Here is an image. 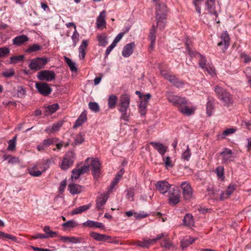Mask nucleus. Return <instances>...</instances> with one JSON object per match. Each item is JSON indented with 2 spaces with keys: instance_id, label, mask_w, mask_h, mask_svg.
Instances as JSON below:
<instances>
[{
  "instance_id": "6e6552de",
  "label": "nucleus",
  "mask_w": 251,
  "mask_h": 251,
  "mask_svg": "<svg viewBox=\"0 0 251 251\" xmlns=\"http://www.w3.org/2000/svg\"><path fill=\"white\" fill-rule=\"evenodd\" d=\"M220 38V41L218 43L217 46L221 48L222 52L224 53L229 46L230 38L227 31L223 32Z\"/></svg>"
},
{
  "instance_id": "a878e982",
  "label": "nucleus",
  "mask_w": 251,
  "mask_h": 251,
  "mask_svg": "<svg viewBox=\"0 0 251 251\" xmlns=\"http://www.w3.org/2000/svg\"><path fill=\"white\" fill-rule=\"evenodd\" d=\"M134 245L142 248H149L152 245L150 239H144L143 241L137 240L134 243Z\"/></svg>"
},
{
  "instance_id": "c9c22d12",
  "label": "nucleus",
  "mask_w": 251,
  "mask_h": 251,
  "mask_svg": "<svg viewBox=\"0 0 251 251\" xmlns=\"http://www.w3.org/2000/svg\"><path fill=\"white\" fill-rule=\"evenodd\" d=\"M97 38L100 46L105 47L108 44L107 39L105 34L99 35Z\"/></svg>"
},
{
  "instance_id": "49530a36",
  "label": "nucleus",
  "mask_w": 251,
  "mask_h": 251,
  "mask_svg": "<svg viewBox=\"0 0 251 251\" xmlns=\"http://www.w3.org/2000/svg\"><path fill=\"white\" fill-rule=\"evenodd\" d=\"M46 108L47 112H48L50 114H52L58 110L59 108V105L57 103H55L48 106Z\"/></svg>"
},
{
  "instance_id": "aec40b11",
  "label": "nucleus",
  "mask_w": 251,
  "mask_h": 251,
  "mask_svg": "<svg viewBox=\"0 0 251 251\" xmlns=\"http://www.w3.org/2000/svg\"><path fill=\"white\" fill-rule=\"evenodd\" d=\"M90 234L92 238L98 241L104 242L107 241L110 238V236L105 234H101L94 231L91 232Z\"/></svg>"
},
{
  "instance_id": "a18cd8bd",
  "label": "nucleus",
  "mask_w": 251,
  "mask_h": 251,
  "mask_svg": "<svg viewBox=\"0 0 251 251\" xmlns=\"http://www.w3.org/2000/svg\"><path fill=\"white\" fill-rule=\"evenodd\" d=\"M199 60V65L202 68V69H204L207 65H208L206 63L207 60L204 56L202 55L201 54L200 56L198 57Z\"/></svg>"
},
{
  "instance_id": "3c124183",
  "label": "nucleus",
  "mask_w": 251,
  "mask_h": 251,
  "mask_svg": "<svg viewBox=\"0 0 251 251\" xmlns=\"http://www.w3.org/2000/svg\"><path fill=\"white\" fill-rule=\"evenodd\" d=\"M72 39L73 42V46L75 47L76 46L77 43L79 40V34L76 29L74 31L73 34L72 36Z\"/></svg>"
},
{
  "instance_id": "8fccbe9b",
  "label": "nucleus",
  "mask_w": 251,
  "mask_h": 251,
  "mask_svg": "<svg viewBox=\"0 0 251 251\" xmlns=\"http://www.w3.org/2000/svg\"><path fill=\"white\" fill-rule=\"evenodd\" d=\"M146 101H140L139 107L140 112L141 115H144L146 114V107L147 106Z\"/></svg>"
},
{
  "instance_id": "2eb2a0df",
  "label": "nucleus",
  "mask_w": 251,
  "mask_h": 251,
  "mask_svg": "<svg viewBox=\"0 0 251 251\" xmlns=\"http://www.w3.org/2000/svg\"><path fill=\"white\" fill-rule=\"evenodd\" d=\"M57 140V139L56 138H48L45 139L37 147V149L39 151H44L47 147L53 144L54 143H56Z\"/></svg>"
},
{
  "instance_id": "338daca9",
  "label": "nucleus",
  "mask_w": 251,
  "mask_h": 251,
  "mask_svg": "<svg viewBox=\"0 0 251 251\" xmlns=\"http://www.w3.org/2000/svg\"><path fill=\"white\" fill-rule=\"evenodd\" d=\"M30 174L34 176H39L41 175L42 172L39 170L31 169L29 172Z\"/></svg>"
},
{
  "instance_id": "bb28decb",
  "label": "nucleus",
  "mask_w": 251,
  "mask_h": 251,
  "mask_svg": "<svg viewBox=\"0 0 251 251\" xmlns=\"http://www.w3.org/2000/svg\"><path fill=\"white\" fill-rule=\"evenodd\" d=\"M105 12L104 11H102L100 13V15L97 18V26L99 28H102L105 26Z\"/></svg>"
},
{
  "instance_id": "dca6fc26",
  "label": "nucleus",
  "mask_w": 251,
  "mask_h": 251,
  "mask_svg": "<svg viewBox=\"0 0 251 251\" xmlns=\"http://www.w3.org/2000/svg\"><path fill=\"white\" fill-rule=\"evenodd\" d=\"M220 154L223 156L222 162L227 163L231 160L233 152L231 150L226 148L223 149V151L220 153Z\"/></svg>"
},
{
  "instance_id": "cd10ccee",
  "label": "nucleus",
  "mask_w": 251,
  "mask_h": 251,
  "mask_svg": "<svg viewBox=\"0 0 251 251\" xmlns=\"http://www.w3.org/2000/svg\"><path fill=\"white\" fill-rule=\"evenodd\" d=\"M184 225L187 226H193L194 224V221L193 215L190 213H187L183 218Z\"/></svg>"
},
{
  "instance_id": "412c9836",
  "label": "nucleus",
  "mask_w": 251,
  "mask_h": 251,
  "mask_svg": "<svg viewBox=\"0 0 251 251\" xmlns=\"http://www.w3.org/2000/svg\"><path fill=\"white\" fill-rule=\"evenodd\" d=\"M28 38L25 35H21L15 37L13 39V43L17 46H20L28 41Z\"/></svg>"
},
{
  "instance_id": "09e8293b",
  "label": "nucleus",
  "mask_w": 251,
  "mask_h": 251,
  "mask_svg": "<svg viewBox=\"0 0 251 251\" xmlns=\"http://www.w3.org/2000/svg\"><path fill=\"white\" fill-rule=\"evenodd\" d=\"M161 246H163L167 249H170L172 246V243L169 240L168 235L163 240L162 243L161 244Z\"/></svg>"
},
{
  "instance_id": "f03ea898",
  "label": "nucleus",
  "mask_w": 251,
  "mask_h": 251,
  "mask_svg": "<svg viewBox=\"0 0 251 251\" xmlns=\"http://www.w3.org/2000/svg\"><path fill=\"white\" fill-rule=\"evenodd\" d=\"M86 164L80 168L78 169L81 174L87 173L89 170V167H92V174L94 177L98 179L100 174V164L97 159L88 158L85 161Z\"/></svg>"
},
{
  "instance_id": "e433bc0d",
  "label": "nucleus",
  "mask_w": 251,
  "mask_h": 251,
  "mask_svg": "<svg viewBox=\"0 0 251 251\" xmlns=\"http://www.w3.org/2000/svg\"><path fill=\"white\" fill-rule=\"evenodd\" d=\"M162 160L165 164V166L166 168H172L174 166L172 158L170 156L165 157L164 155L162 156Z\"/></svg>"
},
{
  "instance_id": "774afa93",
  "label": "nucleus",
  "mask_w": 251,
  "mask_h": 251,
  "mask_svg": "<svg viewBox=\"0 0 251 251\" xmlns=\"http://www.w3.org/2000/svg\"><path fill=\"white\" fill-rule=\"evenodd\" d=\"M148 216V214L145 213L144 212L141 213H134V216L137 218H144Z\"/></svg>"
},
{
  "instance_id": "f3484780",
  "label": "nucleus",
  "mask_w": 251,
  "mask_h": 251,
  "mask_svg": "<svg viewBox=\"0 0 251 251\" xmlns=\"http://www.w3.org/2000/svg\"><path fill=\"white\" fill-rule=\"evenodd\" d=\"M134 47L135 44L133 42L126 44L123 48L122 55L125 57H129L132 54Z\"/></svg>"
},
{
  "instance_id": "0eeeda50",
  "label": "nucleus",
  "mask_w": 251,
  "mask_h": 251,
  "mask_svg": "<svg viewBox=\"0 0 251 251\" xmlns=\"http://www.w3.org/2000/svg\"><path fill=\"white\" fill-rule=\"evenodd\" d=\"M47 62L46 58L37 57L31 61L29 67L32 70H39L44 68Z\"/></svg>"
},
{
  "instance_id": "bf43d9fd",
  "label": "nucleus",
  "mask_w": 251,
  "mask_h": 251,
  "mask_svg": "<svg viewBox=\"0 0 251 251\" xmlns=\"http://www.w3.org/2000/svg\"><path fill=\"white\" fill-rule=\"evenodd\" d=\"M155 26L154 25L152 26V29L150 32V35L149 38L150 39L151 42H152V44H155L156 36L155 35Z\"/></svg>"
},
{
  "instance_id": "c85d7f7f",
  "label": "nucleus",
  "mask_w": 251,
  "mask_h": 251,
  "mask_svg": "<svg viewBox=\"0 0 251 251\" xmlns=\"http://www.w3.org/2000/svg\"><path fill=\"white\" fill-rule=\"evenodd\" d=\"M118 101V97L114 95L109 96L108 99V106L110 109L115 108Z\"/></svg>"
},
{
  "instance_id": "72a5a7b5",
  "label": "nucleus",
  "mask_w": 251,
  "mask_h": 251,
  "mask_svg": "<svg viewBox=\"0 0 251 251\" xmlns=\"http://www.w3.org/2000/svg\"><path fill=\"white\" fill-rule=\"evenodd\" d=\"M64 60L66 64L68 65L69 67L70 70L72 72H76L77 71V68L75 66V64L73 62L71 59L69 58L64 56Z\"/></svg>"
},
{
  "instance_id": "473e14b6",
  "label": "nucleus",
  "mask_w": 251,
  "mask_h": 251,
  "mask_svg": "<svg viewBox=\"0 0 251 251\" xmlns=\"http://www.w3.org/2000/svg\"><path fill=\"white\" fill-rule=\"evenodd\" d=\"M43 231L46 233L45 234L47 238H53L57 235V233L50 229L49 226H46L43 228Z\"/></svg>"
},
{
  "instance_id": "c756f323",
  "label": "nucleus",
  "mask_w": 251,
  "mask_h": 251,
  "mask_svg": "<svg viewBox=\"0 0 251 251\" xmlns=\"http://www.w3.org/2000/svg\"><path fill=\"white\" fill-rule=\"evenodd\" d=\"M91 206V204H88L86 205H83L80 206H79L75 209L73 210L72 213L73 214H78L83 212L90 208Z\"/></svg>"
},
{
  "instance_id": "69168bd1",
  "label": "nucleus",
  "mask_w": 251,
  "mask_h": 251,
  "mask_svg": "<svg viewBox=\"0 0 251 251\" xmlns=\"http://www.w3.org/2000/svg\"><path fill=\"white\" fill-rule=\"evenodd\" d=\"M230 197V195L227 193V191L226 190L225 191H223L220 194V199L222 201H224L228 199Z\"/></svg>"
},
{
  "instance_id": "9d476101",
  "label": "nucleus",
  "mask_w": 251,
  "mask_h": 251,
  "mask_svg": "<svg viewBox=\"0 0 251 251\" xmlns=\"http://www.w3.org/2000/svg\"><path fill=\"white\" fill-rule=\"evenodd\" d=\"M56 75L53 71L42 70L38 73L37 78L41 81H50L55 78Z\"/></svg>"
},
{
  "instance_id": "ea45409f",
  "label": "nucleus",
  "mask_w": 251,
  "mask_h": 251,
  "mask_svg": "<svg viewBox=\"0 0 251 251\" xmlns=\"http://www.w3.org/2000/svg\"><path fill=\"white\" fill-rule=\"evenodd\" d=\"M25 58L23 55L13 56L10 58V64H16L19 62L23 61Z\"/></svg>"
},
{
  "instance_id": "79ce46f5",
  "label": "nucleus",
  "mask_w": 251,
  "mask_h": 251,
  "mask_svg": "<svg viewBox=\"0 0 251 251\" xmlns=\"http://www.w3.org/2000/svg\"><path fill=\"white\" fill-rule=\"evenodd\" d=\"M191 155V150L189 146H187L186 150L183 152L181 155V158L184 160L189 161Z\"/></svg>"
},
{
  "instance_id": "680f3d73",
  "label": "nucleus",
  "mask_w": 251,
  "mask_h": 251,
  "mask_svg": "<svg viewBox=\"0 0 251 251\" xmlns=\"http://www.w3.org/2000/svg\"><path fill=\"white\" fill-rule=\"evenodd\" d=\"M224 167L218 166L215 170V173L219 177H221L224 176Z\"/></svg>"
},
{
  "instance_id": "a211bd4d",
  "label": "nucleus",
  "mask_w": 251,
  "mask_h": 251,
  "mask_svg": "<svg viewBox=\"0 0 251 251\" xmlns=\"http://www.w3.org/2000/svg\"><path fill=\"white\" fill-rule=\"evenodd\" d=\"M83 226L92 228H98L101 229H105V226L101 223L95 222L91 220H88L83 223Z\"/></svg>"
},
{
  "instance_id": "37998d69",
  "label": "nucleus",
  "mask_w": 251,
  "mask_h": 251,
  "mask_svg": "<svg viewBox=\"0 0 251 251\" xmlns=\"http://www.w3.org/2000/svg\"><path fill=\"white\" fill-rule=\"evenodd\" d=\"M196 238L189 237L181 242V246L184 248L190 245H192L195 241Z\"/></svg>"
},
{
  "instance_id": "a19ab883",
  "label": "nucleus",
  "mask_w": 251,
  "mask_h": 251,
  "mask_svg": "<svg viewBox=\"0 0 251 251\" xmlns=\"http://www.w3.org/2000/svg\"><path fill=\"white\" fill-rule=\"evenodd\" d=\"M17 140V136H15L12 139L8 141V147L7 150L13 151L15 149Z\"/></svg>"
},
{
  "instance_id": "4c0bfd02",
  "label": "nucleus",
  "mask_w": 251,
  "mask_h": 251,
  "mask_svg": "<svg viewBox=\"0 0 251 251\" xmlns=\"http://www.w3.org/2000/svg\"><path fill=\"white\" fill-rule=\"evenodd\" d=\"M186 50L187 52H188L189 55L191 57H194L197 58H198V57L200 56L201 54L199 52H197L195 50H194L191 49L190 46L188 45L187 43H186Z\"/></svg>"
},
{
  "instance_id": "603ef678",
  "label": "nucleus",
  "mask_w": 251,
  "mask_h": 251,
  "mask_svg": "<svg viewBox=\"0 0 251 251\" xmlns=\"http://www.w3.org/2000/svg\"><path fill=\"white\" fill-rule=\"evenodd\" d=\"M205 72H207L211 76H214L216 75L215 70L213 66L208 65L206 66L204 69H202Z\"/></svg>"
},
{
  "instance_id": "4be33fe9",
  "label": "nucleus",
  "mask_w": 251,
  "mask_h": 251,
  "mask_svg": "<svg viewBox=\"0 0 251 251\" xmlns=\"http://www.w3.org/2000/svg\"><path fill=\"white\" fill-rule=\"evenodd\" d=\"M108 197L107 195H102L97 199V208L98 210L102 208L103 206L105 204Z\"/></svg>"
},
{
  "instance_id": "0e129e2a",
  "label": "nucleus",
  "mask_w": 251,
  "mask_h": 251,
  "mask_svg": "<svg viewBox=\"0 0 251 251\" xmlns=\"http://www.w3.org/2000/svg\"><path fill=\"white\" fill-rule=\"evenodd\" d=\"M80 175H81V172L79 171L78 169L73 170L72 171V177L73 178L76 179L79 177Z\"/></svg>"
},
{
  "instance_id": "7c9ffc66",
  "label": "nucleus",
  "mask_w": 251,
  "mask_h": 251,
  "mask_svg": "<svg viewBox=\"0 0 251 251\" xmlns=\"http://www.w3.org/2000/svg\"><path fill=\"white\" fill-rule=\"evenodd\" d=\"M214 107L215 101L212 100H209L206 104V114L209 116L212 115Z\"/></svg>"
},
{
  "instance_id": "f257e3e1",
  "label": "nucleus",
  "mask_w": 251,
  "mask_h": 251,
  "mask_svg": "<svg viewBox=\"0 0 251 251\" xmlns=\"http://www.w3.org/2000/svg\"><path fill=\"white\" fill-rule=\"evenodd\" d=\"M168 100L173 105L176 107L178 110L186 116L193 115L196 110L194 107H190L189 102L185 97H180L175 95L172 92H167L165 94Z\"/></svg>"
},
{
  "instance_id": "de8ad7c7",
  "label": "nucleus",
  "mask_w": 251,
  "mask_h": 251,
  "mask_svg": "<svg viewBox=\"0 0 251 251\" xmlns=\"http://www.w3.org/2000/svg\"><path fill=\"white\" fill-rule=\"evenodd\" d=\"M162 75H164V78L166 79L167 80H169L171 83H172L173 84H174V83L177 80V78L173 75H171L169 74L164 73L163 74V72H162Z\"/></svg>"
},
{
  "instance_id": "e2e57ef3",
  "label": "nucleus",
  "mask_w": 251,
  "mask_h": 251,
  "mask_svg": "<svg viewBox=\"0 0 251 251\" xmlns=\"http://www.w3.org/2000/svg\"><path fill=\"white\" fill-rule=\"evenodd\" d=\"M116 46V45L114 44V43L112 42V43L107 48L105 53V58L108 56V55L110 53L111 51Z\"/></svg>"
},
{
  "instance_id": "b1692460",
  "label": "nucleus",
  "mask_w": 251,
  "mask_h": 251,
  "mask_svg": "<svg viewBox=\"0 0 251 251\" xmlns=\"http://www.w3.org/2000/svg\"><path fill=\"white\" fill-rule=\"evenodd\" d=\"M69 188L70 193L73 195L78 194L83 190V188L81 186L74 183L69 184Z\"/></svg>"
},
{
  "instance_id": "58836bf2",
  "label": "nucleus",
  "mask_w": 251,
  "mask_h": 251,
  "mask_svg": "<svg viewBox=\"0 0 251 251\" xmlns=\"http://www.w3.org/2000/svg\"><path fill=\"white\" fill-rule=\"evenodd\" d=\"M77 225L75 221L72 220L63 223L62 226L65 228H71L76 227Z\"/></svg>"
},
{
  "instance_id": "864d4df0",
  "label": "nucleus",
  "mask_w": 251,
  "mask_h": 251,
  "mask_svg": "<svg viewBox=\"0 0 251 251\" xmlns=\"http://www.w3.org/2000/svg\"><path fill=\"white\" fill-rule=\"evenodd\" d=\"M205 5L209 13H212L213 6L215 5V0H207Z\"/></svg>"
},
{
  "instance_id": "13d9d810",
  "label": "nucleus",
  "mask_w": 251,
  "mask_h": 251,
  "mask_svg": "<svg viewBox=\"0 0 251 251\" xmlns=\"http://www.w3.org/2000/svg\"><path fill=\"white\" fill-rule=\"evenodd\" d=\"M168 234L166 233H161L160 234H158L157 237L155 238L154 239H150L151 242V243L152 245L154 244L157 240L163 239V240L164 239L165 237Z\"/></svg>"
},
{
  "instance_id": "4468645a",
  "label": "nucleus",
  "mask_w": 251,
  "mask_h": 251,
  "mask_svg": "<svg viewBox=\"0 0 251 251\" xmlns=\"http://www.w3.org/2000/svg\"><path fill=\"white\" fill-rule=\"evenodd\" d=\"M64 124L63 121H59L56 123H54L51 126H47L44 131L48 134H51L58 131L60 130V127L63 126Z\"/></svg>"
},
{
  "instance_id": "6e6d98bb",
  "label": "nucleus",
  "mask_w": 251,
  "mask_h": 251,
  "mask_svg": "<svg viewBox=\"0 0 251 251\" xmlns=\"http://www.w3.org/2000/svg\"><path fill=\"white\" fill-rule=\"evenodd\" d=\"M10 53V50L7 47L0 48V57H3Z\"/></svg>"
},
{
  "instance_id": "5fc2aeb1",
  "label": "nucleus",
  "mask_w": 251,
  "mask_h": 251,
  "mask_svg": "<svg viewBox=\"0 0 251 251\" xmlns=\"http://www.w3.org/2000/svg\"><path fill=\"white\" fill-rule=\"evenodd\" d=\"M89 107L93 111L97 112L100 111V106L99 104L95 102H90L89 103Z\"/></svg>"
},
{
  "instance_id": "6ab92c4d",
  "label": "nucleus",
  "mask_w": 251,
  "mask_h": 251,
  "mask_svg": "<svg viewBox=\"0 0 251 251\" xmlns=\"http://www.w3.org/2000/svg\"><path fill=\"white\" fill-rule=\"evenodd\" d=\"M150 144L152 145L156 151H157L161 154V156H163V155H164L167 150V147L166 146L161 143L155 142H151Z\"/></svg>"
},
{
  "instance_id": "39448f33",
  "label": "nucleus",
  "mask_w": 251,
  "mask_h": 251,
  "mask_svg": "<svg viewBox=\"0 0 251 251\" xmlns=\"http://www.w3.org/2000/svg\"><path fill=\"white\" fill-rule=\"evenodd\" d=\"M168 203L171 206H175L178 204L180 200V193L177 187H173L169 191Z\"/></svg>"
},
{
  "instance_id": "1a4fd4ad",
  "label": "nucleus",
  "mask_w": 251,
  "mask_h": 251,
  "mask_svg": "<svg viewBox=\"0 0 251 251\" xmlns=\"http://www.w3.org/2000/svg\"><path fill=\"white\" fill-rule=\"evenodd\" d=\"M180 188L182 191V195L185 200H190L193 196V190L190 182L184 181L180 184Z\"/></svg>"
},
{
  "instance_id": "20e7f679",
  "label": "nucleus",
  "mask_w": 251,
  "mask_h": 251,
  "mask_svg": "<svg viewBox=\"0 0 251 251\" xmlns=\"http://www.w3.org/2000/svg\"><path fill=\"white\" fill-rule=\"evenodd\" d=\"M214 91L218 98L226 106H229L233 101L231 95L226 90L219 86H216L214 88Z\"/></svg>"
},
{
  "instance_id": "2f4dec72",
  "label": "nucleus",
  "mask_w": 251,
  "mask_h": 251,
  "mask_svg": "<svg viewBox=\"0 0 251 251\" xmlns=\"http://www.w3.org/2000/svg\"><path fill=\"white\" fill-rule=\"evenodd\" d=\"M60 240L64 243H77L80 242L78 238L75 237L61 236Z\"/></svg>"
},
{
  "instance_id": "4d7b16f0",
  "label": "nucleus",
  "mask_w": 251,
  "mask_h": 251,
  "mask_svg": "<svg viewBox=\"0 0 251 251\" xmlns=\"http://www.w3.org/2000/svg\"><path fill=\"white\" fill-rule=\"evenodd\" d=\"M237 188V185L230 183L228 186L227 188V189L226 191H227V193L231 196L233 193L234 192V191Z\"/></svg>"
},
{
  "instance_id": "7ed1b4c3",
  "label": "nucleus",
  "mask_w": 251,
  "mask_h": 251,
  "mask_svg": "<svg viewBox=\"0 0 251 251\" xmlns=\"http://www.w3.org/2000/svg\"><path fill=\"white\" fill-rule=\"evenodd\" d=\"M167 17V7L164 3H158L156 7V20L157 26L160 29H163L165 25Z\"/></svg>"
},
{
  "instance_id": "c03bdc74",
  "label": "nucleus",
  "mask_w": 251,
  "mask_h": 251,
  "mask_svg": "<svg viewBox=\"0 0 251 251\" xmlns=\"http://www.w3.org/2000/svg\"><path fill=\"white\" fill-rule=\"evenodd\" d=\"M15 74V70L13 68H11L9 70H6L2 73V75L3 77L6 78H9L14 76Z\"/></svg>"
},
{
  "instance_id": "393cba45",
  "label": "nucleus",
  "mask_w": 251,
  "mask_h": 251,
  "mask_svg": "<svg viewBox=\"0 0 251 251\" xmlns=\"http://www.w3.org/2000/svg\"><path fill=\"white\" fill-rule=\"evenodd\" d=\"M88 42L87 40H83L81 45L79 47V57L80 59H83L85 56V49L88 46Z\"/></svg>"
},
{
  "instance_id": "9b49d317",
  "label": "nucleus",
  "mask_w": 251,
  "mask_h": 251,
  "mask_svg": "<svg viewBox=\"0 0 251 251\" xmlns=\"http://www.w3.org/2000/svg\"><path fill=\"white\" fill-rule=\"evenodd\" d=\"M130 98L127 94L122 95L119 99L118 110L119 111H127L129 107Z\"/></svg>"
},
{
  "instance_id": "f704fd0d",
  "label": "nucleus",
  "mask_w": 251,
  "mask_h": 251,
  "mask_svg": "<svg viewBox=\"0 0 251 251\" xmlns=\"http://www.w3.org/2000/svg\"><path fill=\"white\" fill-rule=\"evenodd\" d=\"M42 49V46L38 44L30 45L28 46V49H26V52L27 53H31L33 52L37 51Z\"/></svg>"
},
{
  "instance_id": "052dcab7",
  "label": "nucleus",
  "mask_w": 251,
  "mask_h": 251,
  "mask_svg": "<svg viewBox=\"0 0 251 251\" xmlns=\"http://www.w3.org/2000/svg\"><path fill=\"white\" fill-rule=\"evenodd\" d=\"M84 141V137L81 134H78L76 136L75 140V145H79Z\"/></svg>"
},
{
  "instance_id": "f8f14e48",
  "label": "nucleus",
  "mask_w": 251,
  "mask_h": 251,
  "mask_svg": "<svg viewBox=\"0 0 251 251\" xmlns=\"http://www.w3.org/2000/svg\"><path fill=\"white\" fill-rule=\"evenodd\" d=\"M35 87L38 92L43 96H47L52 92V89L50 85L45 82H36Z\"/></svg>"
},
{
  "instance_id": "5701e85b",
  "label": "nucleus",
  "mask_w": 251,
  "mask_h": 251,
  "mask_svg": "<svg viewBox=\"0 0 251 251\" xmlns=\"http://www.w3.org/2000/svg\"><path fill=\"white\" fill-rule=\"evenodd\" d=\"M87 120V115L86 114L83 112H82L80 115L79 116V117L77 118L76 121H75L74 126L73 128L75 129L77 128L78 127L82 126L83 124L86 122Z\"/></svg>"
},
{
  "instance_id": "423d86ee",
  "label": "nucleus",
  "mask_w": 251,
  "mask_h": 251,
  "mask_svg": "<svg viewBox=\"0 0 251 251\" xmlns=\"http://www.w3.org/2000/svg\"><path fill=\"white\" fill-rule=\"evenodd\" d=\"M75 160V153L73 151L67 152L64 157L61 164L60 165L62 170H67L74 163Z\"/></svg>"
},
{
  "instance_id": "ddd939ff",
  "label": "nucleus",
  "mask_w": 251,
  "mask_h": 251,
  "mask_svg": "<svg viewBox=\"0 0 251 251\" xmlns=\"http://www.w3.org/2000/svg\"><path fill=\"white\" fill-rule=\"evenodd\" d=\"M156 189L161 194H165L168 190L172 188L171 185L165 180L158 181L155 184Z\"/></svg>"
}]
</instances>
